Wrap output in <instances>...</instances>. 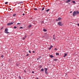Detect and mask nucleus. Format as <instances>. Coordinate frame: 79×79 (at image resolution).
I'll use <instances>...</instances> for the list:
<instances>
[{
    "instance_id": "obj_47",
    "label": "nucleus",
    "mask_w": 79,
    "mask_h": 79,
    "mask_svg": "<svg viewBox=\"0 0 79 79\" xmlns=\"http://www.w3.org/2000/svg\"><path fill=\"white\" fill-rule=\"evenodd\" d=\"M24 72H26V71L25 70V71H24Z\"/></svg>"
},
{
    "instance_id": "obj_35",
    "label": "nucleus",
    "mask_w": 79,
    "mask_h": 79,
    "mask_svg": "<svg viewBox=\"0 0 79 79\" xmlns=\"http://www.w3.org/2000/svg\"><path fill=\"white\" fill-rule=\"evenodd\" d=\"M1 57H2V58H3V56L2 55L1 56Z\"/></svg>"
},
{
    "instance_id": "obj_5",
    "label": "nucleus",
    "mask_w": 79,
    "mask_h": 79,
    "mask_svg": "<svg viewBox=\"0 0 79 79\" xmlns=\"http://www.w3.org/2000/svg\"><path fill=\"white\" fill-rule=\"evenodd\" d=\"M8 26H10V25H12V24H13V22H11L10 23H7Z\"/></svg>"
},
{
    "instance_id": "obj_21",
    "label": "nucleus",
    "mask_w": 79,
    "mask_h": 79,
    "mask_svg": "<svg viewBox=\"0 0 79 79\" xmlns=\"http://www.w3.org/2000/svg\"><path fill=\"white\" fill-rule=\"evenodd\" d=\"M14 29H16V28H17V27L16 26H15V27H14Z\"/></svg>"
},
{
    "instance_id": "obj_24",
    "label": "nucleus",
    "mask_w": 79,
    "mask_h": 79,
    "mask_svg": "<svg viewBox=\"0 0 79 79\" xmlns=\"http://www.w3.org/2000/svg\"><path fill=\"white\" fill-rule=\"evenodd\" d=\"M34 10H37V8H34Z\"/></svg>"
},
{
    "instance_id": "obj_7",
    "label": "nucleus",
    "mask_w": 79,
    "mask_h": 79,
    "mask_svg": "<svg viewBox=\"0 0 79 79\" xmlns=\"http://www.w3.org/2000/svg\"><path fill=\"white\" fill-rule=\"evenodd\" d=\"M61 19V18H58V19H56V21H60Z\"/></svg>"
},
{
    "instance_id": "obj_11",
    "label": "nucleus",
    "mask_w": 79,
    "mask_h": 79,
    "mask_svg": "<svg viewBox=\"0 0 79 79\" xmlns=\"http://www.w3.org/2000/svg\"><path fill=\"white\" fill-rule=\"evenodd\" d=\"M67 56V54L65 53L64 54V57H65V56Z\"/></svg>"
},
{
    "instance_id": "obj_28",
    "label": "nucleus",
    "mask_w": 79,
    "mask_h": 79,
    "mask_svg": "<svg viewBox=\"0 0 79 79\" xmlns=\"http://www.w3.org/2000/svg\"><path fill=\"white\" fill-rule=\"evenodd\" d=\"M21 24L20 23H17V25H19V24Z\"/></svg>"
},
{
    "instance_id": "obj_9",
    "label": "nucleus",
    "mask_w": 79,
    "mask_h": 79,
    "mask_svg": "<svg viewBox=\"0 0 79 79\" xmlns=\"http://www.w3.org/2000/svg\"><path fill=\"white\" fill-rule=\"evenodd\" d=\"M72 3H73L74 5H76V2H75V1H72Z\"/></svg>"
},
{
    "instance_id": "obj_45",
    "label": "nucleus",
    "mask_w": 79,
    "mask_h": 79,
    "mask_svg": "<svg viewBox=\"0 0 79 79\" xmlns=\"http://www.w3.org/2000/svg\"><path fill=\"white\" fill-rule=\"evenodd\" d=\"M9 9H10V10H11V9L10 8Z\"/></svg>"
},
{
    "instance_id": "obj_6",
    "label": "nucleus",
    "mask_w": 79,
    "mask_h": 79,
    "mask_svg": "<svg viewBox=\"0 0 79 79\" xmlns=\"http://www.w3.org/2000/svg\"><path fill=\"white\" fill-rule=\"evenodd\" d=\"M71 2V0H67L66 1V3H69Z\"/></svg>"
},
{
    "instance_id": "obj_14",
    "label": "nucleus",
    "mask_w": 79,
    "mask_h": 79,
    "mask_svg": "<svg viewBox=\"0 0 79 79\" xmlns=\"http://www.w3.org/2000/svg\"><path fill=\"white\" fill-rule=\"evenodd\" d=\"M40 58H41V56H40L39 57V58L37 59V60H39V59H40Z\"/></svg>"
},
{
    "instance_id": "obj_16",
    "label": "nucleus",
    "mask_w": 79,
    "mask_h": 79,
    "mask_svg": "<svg viewBox=\"0 0 79 79\" xmlns=\"http://www.w3.org/2000/svg\"><path fill=\"white\" fill-rule=\"evenodd\" d=\"M44 9H45V7H43L41 10L42 11H43V10H44Z\"/></svg>"
},
{
    "instance_id": "obj_39",
    "label": "nucleus",
    "mask_w": 79,
    "mask_h": 79,
    "mask_svg": "<svg viewBox=\"0 0 79 79\" xmlns=\"http://www.w3.org/2000/svg\"><path fill=\"white\" fill-rule=\"evenodd\" d=\"M53 39L54 40H55V37H53Z\"/></svg>"
},
{
    "instance_id": "obj_1",
    "label": "nucleus",
    "mask_w": 79,
    "mask_h": 79,
    "mask_svg": "<svg viewBox=\"0 0 79 79\" xmlns=\"http://www.w3.org/2000/svg\"><path fill=\"white\" fill-rule=\"evenodd\" d=\"M79 11H74L73 14V16H76V15H79Z\"/></svg>"
},
{
    "instance_id": "obj_41",
    "label": "nucleus",
    "mask_w": 79,
    "mask_h": 79,
    "mask_svg": "<svg viewBox=\"0 0 79 79\" xmlns=\"http://www.w3.org/2000/svg\"><path fill=\"white\" fill-rule=\"evenodd\" d=\"M25 38H26V35L25 36Z\"/></svg>"
},
{
    "instance_id": "obj_30",
    "label": "nucleus",
    "mask_w": 79,
    "mask_h": 79,
    "mask_svg": "<svg viewBox=\"0 0 79 79\" xmlns=\"http://www.w3.org/2000/svg\"><path fill=\"white\" fill-rule=\"evenodd\" d=\"M16 16V14H14L13 15V16Z\"/></svg>"
},
{
    "instance_id": "obj_2",
    "label": "nucleus",
    "mask_w": 79,
    "mask_h": 79,
    "mask_svg": "<svg viewBox=\"0 0 79 79\" xmlns=\"http://www.w3.org/2000/svg\"><path fill=\"white\" fill-rule=\"evenodd\" d=\"M5 33H6V34H8L9 33V32H8V28H6L5 30Z\"/></svg>"
},
{
    "instance_id": "obj_40",
    "label": "nucleus",
    "mask_w": 79,
    "mask_h": 79,
    "mask_svg": "<svg viewBox=\"0 0 79 79\" xmlns=\"http://www.w3.org/2000/svg\"><path fill=\"white\" fill-rule=\"evenodd\" d=\"M53 37H55V35H53Z\"/></svg>"
},
{
    "instance_id": "obj_32",
    "label": "nucleus",
    "mask_w": 79,
    "mask_h": 79,
    "mask_svg": "<svg viewBox=\"0 0 79 79\" xmlns=\"http://www.w3.org/2000/svg\"><path fill=\"white\" fill-rule=\"evenodd\" d=\"M32 52H33V53H35V51H32Z\"/></svg>"
},
{
    "instance_id": "obj_19",
    "label": "nucleus",
    "mask_w": 79,
    "mask_h": 79,
    "mask_svg": "<svg viewBox=\"0 0 79 79\" xmlns=\"http://www.w3.org/2000/svg\"><path fill=\"white\" fill-rule=\"evenodd\" d=\"M50 10L49 9H48L46 10V11L47 12H48V11L49 10Z\"/></svg>"
},
{
    "instance_id": "obj_38",
    "label": "nucleus",
    "mask_w": 79,
    "mask_h": 79,
    "mask_svg": "<svg viewBox=\"0 0 79 79\" xmlns=\"http://www.w3.org/2000/svg\"><path fill=\"white\" fill-rule=\"evenodd\" d=\"M35 79H39V78L37 77H36Z\"/></svg>"
},
{
    "instance_id": "obj_43",
    "label": "nucleus",
    "mask_w": 79,
    "mask_h": 79,
    "mask_svg": "<svg viewBox=\"0 0 79 79\" xmlns=\"http://www.w3.org/2000/svg\"><path fill=\"white\" fill-rule=\"evenodd\" d=\"M70 13H72V11H70Z\"/></svg>"
},
{
    "instance_id": "obj_46",
    "label": "nucleus",
    "mask_w": 79,
    "mask_h": 79,
    "mask_svg": "<svg viewBox=\"0 0 79 79\" xmlns=\"http://www.w3.org/2000/svg\"><path fill=\"white\" fill-rule=\"evenodd\" d=\"M78 26H79V23L78 24Z\"/></svg>"
},
{
    "instance_id": "obj_12",
    "label": "nucleus",
    "mask_w": 79,
    "mask_h": 79,
    "mask_svg": "<svg viewBox=\"0 0 79 79\" xmlns=\"http://www.w3.org/2000/svg\"><path fill=\"white\" fill-rule=\"evenodd\" d=\"M31 26H32V25H29L28 27V28H30L31 27Z\"/></svg>"
},
{
    "instance_id": "obj_36",
    "label": "nucleus",
    "mask_w": 79,
    "mask_h": 79,
    "mask_svg": "<svg viewBox=\"0 0 79 79\" xmlns=\"http://www.w3.org/2000/svg\"><path fill=\"white\" fill-rule=\"evenodd\" d=\"M31 73H34V71H32L31 72Z\"/></svg>"
},
{
    "instance_id": "obj_17",
    "label": "nucleus",
    "mask_w": 79,
    "mask_h": 79,
    "mask_svg": "<svg viewBox=\"0 0 79 79\" xmlns=\"http://www.w3.org/2000/svg\"><path fill=\"white\" fill-rule=\"evenodd\" d=\"M43 31H44V32H47V30H46L45 29H44Z\"/></svg>"
},
{
    "instance_id": "obj_20",
    "label": "nucleus",
    "mask_w": 79,
    "mask_h": 79,
    "mask_svg": "<svg viewBox=\"0 0 79 79\" xmlns=\"http://www.w3.org/2000/svg\"><path fill=\"white\" fill-rule=\"evenodd\" d=\"M53 60L54 61H57V60L56 59H54Z\"/></svg>"
},
{
    "instance_id": "obj_33",
    "label": "nucleus",
    "mask_w": 79,
    "mask_h": 79,
    "mask_svg": "<svg viewBox=\"0 0 79 79\" xmlns=\"http://www.w3.org/2000/svg\"><path fill=\"white\" fill-rule=\"evenodd\" d=\"M3 29V27H2L1 28V29Z\"/></svg>"
},
{
    "instance_id": "obj_18",
    "label": "nucleus",
    "mask_w": 79,
    "mask_h": 79,
    "mask_svg": "<svg viewBox=\"0 0 79 79\" xmlns=\"http://www.w3.org/2000/svg\"><path fill=\"white\" fill-rule=\"evenodd\" d=\"M39 68H42V65H40V66H39Z\"/></svg>"
},
{
    "instance_id": "obj_8",
    "label": "nucleus",
    "mask_w": 79,
    "mask_h": 79,
    "mask_svg": "<svg viewBox=\"0 0 79 79\" xmlns=\"http://www.w3.org/2000/svg\"><path fill=\"white\" fill-rule=\"evenodd\" d=\"M52 48H53V46H51L49 48H48V50H51Z\"/></svg>"
},
{
    "instance_id": "obj_26",
    "label": "nucleus",
    "mask_w": 79,
    "mask_h": 79,
    "mask_svg": "<svg viewBox=\"0 0 79 79\" xmlns=\"http://www.w3.org/2000/svg\"><path fill=\"white\" fill-rule=\"evenodd\" d=\"M23 27H20L19 28V29H23Z\"/></svg>"
},
{
    "instance_id": "obj_15",
    "label": "nucleus",
    "mask_w": 79,
    "mask_h": 79,
    "mask_svg": "<svg viewBox=\"0 0 79 79\" xmlns=\"http://www.w3.org/2000/svg\"><path fill=\"white\" fill-rule=\"evenodd\" d=\"M50 56L51 57V58H53V56L52 55H50Z\"/></svg>"
},
{
    "instance_id": "obj_29",
    "label": "nucleus",
    "mask_w": 79,
    "mask_h": 79,
    "mask_svg": "<svg viewBox=\"0 0 79 79\" xmlns=\"http://www.w3.org/2000/svg\"><path fill=\"white\" fill-rule=\"evenodd\" d=\"M29 53H31V51H28Z\"/></svg>"
},
{
    "instance_id": "obj_27",
    "label": "nucleus",
    "mask_w": 79,
    "mask_h": 79,
    "mask_svg": "<svg viewBox=\"0 0 79 79\" xmlns=\"http://www.w3.org/2000/svg\"><path fill=\"white\" fill-rule=\"evenodd\" d=\"M19 79H21V77L19 76Z\"/></svg>"
},
{
    "instance_id": "obj_31",
    "label": "nucleus",
    "mask_w": 79,
    "mask_h": 79,
    "mask_svg": "<svg viewBox=\"0 0 79 79\" xmlns=\"http://www.w3.org/2000/svg\"><path fill=\"white\" fill-rule=\"evenodd\" d=\"M54 50H57V48H55V49H54Z\"/></svg>"
},
{
    "instance_id": "obj_44",
    "label": "nucleus",
    "mask_w": 79,
    "mask_h": 79,
    "mask_svg": "<svg viewBox=\"0 0 79 79\" xmlns=\"http://www.w3.org/2000/svg\"><path fill=\"white\" fill-rule=\"evenodd\" d=\"M69 5H71V3H69L68 4Z\"/></svg>"
},
{
    "instance_id": "obj_4",
    "label": "nucleus",
    "mask_w": 79,
    "mask_h": 79,
    "mask_svg": "<svg viewBox=\"0 0 79 79\" xmlns=\"http://www.w3.org/2000/svg\"><path fill=\"white\" fill-rule=\"evenodd\" d=\"M16 4H18V5H19V4H21V3H23V2L21 1V2H16Z\"/></svg>"
},
{
    "instance_id": "obj_37",
    "label": "nucleus",
    "mask_w": 79,
    "mask_h": 79,
    "mask_svg": "<svg viewBox=\"0 0 79 79\" xmlns=\"http://www.w3.org/2000/svg\"><path fill=\"white\" fill-rule=\"evenodd\" d=\"M26 56H29V54H27Z\"/></svg>"
},
{
    "instance_id": "obj_25",
    "label": "nucleus",
    "mask_w": 79,
    "mask_h": 79,
    "mask_svg": "<svg viewBox=\"0 0 79 79\" xmlns=\"http://www.w3.org/2000/svg\"><path fill=\"white\" fill-rule=\"evenodd\" d=\"M5 4H6H6H8V2H5Z\"/></svg>"
},
{
    "instance_id": "obj_10",
    "label": "nucleus",
    "mask_w": 79,
    "mask_h": 79,
    "mask_svg": "<svg viewBox=\"0 0 79 79\" xmlns=\"http://www.w3.org/2000/svg\"><path fill=\"white\" fill-rule=\"evenodd\" d=\"M44 69L45 71H47V70H48V69L47 68H44Z\"/></svg>"
},
{
    "instance_id": "obj_42",
    "label": "nucleus",
    "mask_w": 79,
    "mask_h": 79,
    "mask_svg": "<svg viewBox=\"0 0 79 79\" xmlns=\"http://www.w3.org/2000/svg\"><path fill=\"white\" fill-rule=\"evenodd\" d=\"M23 16L24 15V14H23Z\"/></svg>"
},
{
    "instance_id": "obj_22",
    "label": "nucleus",
    "mask_w": 79,
    "mask_h": 79,
    "mask_svg": "<svg viewBox=\"0 0 79 79\" xmlns=\"http://www.w3.org/2000/svg\"><path fill=\"white\" fill-rule=\"evenodd\" d=\"M56 55H59V53H56Z\"/></svg>"
},
{
    "instance_id": "obj_23",
    "label": "nucleus",
    "mask_w": 79,
    "mask_h": 79,
    "mask_svg": "<svg viewBox=\"0 0 79 79\" xmlns=\"http://www.w3.org/2000/svg\"><path fill=\"white\" fill-rule=\"evenodd\" d=\"M44 69H42L41 70V71H44Z\"/></svg>"
},
{
    "instance_id": "obj_34",
    "label": "nucleus",
    "mask_w": 79,
    "mask_h": 79,
    "mask_svg": "<svg viewBox=\"0 0 79 79\" xmlns=\"http://www.w3.org/2000/svg\"><path fill=\"white\" fill-rule=\"evenodd\" d=\"M26 39L25 38H23V40H24V39Z\"/></svg>"
},
{
    "instance_id": "obj_3",
    "label": "nucleus",
    "mask_w": 79,
    "mask_h": 79,
    "mask_svg": "<svg viewBox=\"0 0 79 79\" xmlns=\"http://www.w3.org/2000/svg\"><path fill=\"white\" fill-rule=\"evenodd\" d=\"M58 25H59V26H63V24H62V22H59L58 23Z\"/></svg>"
},
{
    "instance_id": "obj_13",
    "label": "nucleus",
    "mask_w": 79,
    "mask_h": 79,
    "mask_svg": "<svg viewBox=\"0 0 79 79\" xmlns=\"http://www.w3.org/2000/svg\"><path fill=\"white\" fill-rule=\"evenodd\" d=\"M45 73L46 74H48V73H47V71H45Z\"/></svg>"
}]
</instances>
